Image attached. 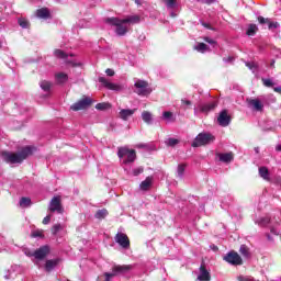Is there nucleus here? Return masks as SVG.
<instances>
[{"mask_svg":"<svg viewBox=\"0 0 281 281\" xmlns=\"http://www.w3.org/2000/svg\"><path fill=\"white\" fill-rule=\"evenodd\" d=\"M276 150H277L278 153H281V145H277V146H276Z\"/></svg>","mask_w":281,"mask_h":281,"instance_id":"bf43d9fd","label":"nucleus"},{"mask_svg":"<svg viewBox=\"0 0 281 281\" xmlns=\"http://www.w3.org/2000/svg\"><path fill=\"white\" fill-rule=\"evenodd\" d=\"M105 74H106V76L113 77V76H115V70H113V69H111V68H108V69L105 70Z\"/></svg>","mask_w":281,"mask_h":281,"instance_id":"49530a36","label":"nucleus"},{"mask_svg":"<svg viewBox=\"0 0 281 281\" xmlns=\"http://www.w3.org/2000/svg\"><path fill=\"white\" fill-rule=\"evenodd\" d=\"M49 212H58V214H63V203L60 202V196H54L49 203Z\"/></svg>","mask_w":281,"mask_h":281,"instance_id":"1a4fd4ad","label":"nucleus"},{"mask_svg":"<svg viewBox=\"0 0 281 281\" xmlns=\"http://www.w3.org/2000/svg\"><path fill=\"white\" fill-rule=\"evenodd\" d=\"M217 122L220 126L226 127L228 124H232V116L227 112V110H222L217 117Z\"/></svg>","mask_w":281,"mask_h":281,"instance_id":"9d476101","label":"nucleus"},{"mask_svg":"<svg viewBox=\"0 0 281 281\" xmlns=\"http://www.w3.org/2000/svg\"><path fill=\"white\" fill-rule=\"evenodd\" d=\"M55 80H56L57 85H65V82H67V80H69V76L65 72H57L55 75Z\"/></svg>","mask_w":281,"mask_h":281,"instance_id":"6ab92c4d","label":"nucleus"},{"mask_svg":"<svg viewBox=\"0 0 281 281\" xmlns=\"http://www.w3.org/2000/svg\"><path fill=\"white\" fill-rule=\"evenodd\" d=\"M265 87H273V81L271 79H261Z\"/></svg>","mask_w":281,"mask_h":281,"instance_id":"c03bdc74","label":"nucleus"},{"mask_svg":"<svg viewBox=\"0 0 281 281\" xmlns=\"http://www.w3.org/2000/svg\"><path fill=\"white\" fill-rule=\"evenodd\" d=\"M30 205H32V199L25 196L20 199V207H30Z\"/></svg>","mask_w":281,"mask_h":281,"instance_id":"2f4dec72","label":"nucleus"},{"mask_svg":"<svg viewBox=\"0 0 281 281\" xmlns=\"http://www.w3.org/2000/svg\"><path fill=\"white\" fill-rule=\"evenodd\" d=\"M203 27H206V30H212V25L209 23H202Z\"/></svg>","mask_w":281,"mask_h":281,"instance_id":"5fc2aeb1","label":"nucleus"},{"mask_svg":"<svg viewBox=\"0 0 281 281\" xmlns=\"http://www.w3.org/2000/svg\"><path fill=\"white\" fill-rule=\"evenodd\" d=\"M216 106H218V103H216V101H212L201 105L200 111H202V113H210V111H214Z\"/></svg>","mask_w":281,"mask_h":281,"instance_id":"a211bd4d","label":"nucleus"},{"mask_svg":"<svg viewBox=\"0 0 281 281\" xmlns=\"http://www.w3.org/2000/svg\"><path fill=\"white\" fill-rule=\"evenodd\" d=\"M18 23L20 27H23L24 30H27V27H30V21H27L25 18L19 19Z\"/></svg>","mask_w":281,"mask_h":281,"instance_id":"f704fd0d","label":"nucleus"},{"mask_svg":"<svg viewBox=\"0 0 281 281\" xmlns=\"http://www.w3.org/2000/svg\"><path fill=\"white\" fill-rule=\"evenodd\" d=\"M270 67H272L273 69H276V59H272V60H271Z\"/></svg>","mask_w":281,"mask_h":281,"instance_id":"13d9d810","label":"nucleus"},{"mask_svg":"<svg viewBox=\"0 0 281 281\" xmlns=\"http://www.w3.org/2000/svg\"><path fill=\"white\" fill-rule=\"evenodd\" d=\"M127 159L125 160V164H133L135 161L137 154L135 153V149H131L130 154H127Z\"/></svg>","mask_w":281,"mask_h":281,"instance_id":"7c9ffc66","label":"nucleus"},{"mask_svg":"<svg viewBox=\"0 0 281 281\" xmlns=\"http://www.w3.org/2000/svg\"><path fill=\"white\" fill-rule=\"evenodd\" d=\"M238 280H239V281H254V280L247 279V278H245V277H238Z\"/></svg>","mask_w":281,"mask_h":281,"instance_id":"6e6d98bb","label":"nucleus"},{"mask_svg":"<svg viewBox=\"0 0 281 281\" xmlns=\"http://www.w3.org/2000/svg\"><path fill=\"white\" fill-rule=\"evenodd\" d=\"M257 32H258V26L256 24H249L246 34L247 36H256Z\"/></svg>","mask_w":281,"mask_h":281,"instance_id":"c85d7f7f","label":"nucleus"},{"mask_svg":"<svg viewBox=\"0 0 281 281\" xmlns=\"http://www.w3.org/2000/svg\"><path fill=\"white\" fill-rule=\"evenodd\" d=\"M216 156L223 164H232V161H234V153L232 151L226 154H216Z\"/></svg>","mask_w":281,"mask_h":281,"instance_id":"dca6fc26","label":"nucleus"},{"mask_svg":"<svg viewBox=\"0 0 281 281\" xmlns=\"http://www.w3.org/2000/svg\"><path fill=\"white\" fill-rule=\"evenodd\" d=\"M31 237L32 238H43L44 237L43 231H34V232H32Z\"/></svg>","mask_w":281,"mask_h":281,"instance_id":"79ce46f5","label":"nucleus"},{"mask_svg":"<svg viewBox=\"0 0 281 281\" xmlns=\"http://www.w3.org/2000/svg\"><path fill=\"white\" fill-rule=\"evenodd\" d=\"M168 8H175L177 5V0H166Z\"/></svg>","mask_w":281,"mask_h":281,"instance_id":"a18cd8bd","label":"nucleus"},{"mask_svg":"<svg viewBox=\"0 0 281 281\" xmlns=\"http://www.w3.org/2000/svg\"><path fill=\"white\" fill-rule=\"evenodd\" d=\"M138 148H146V145L140 144V145H138Z\"/></svg>","mask_w":281,"mask_h":281,"instance_id":"e2e57ef3","label":"nucleus"},{"mask_svg":"<svg viewBox=\"0 0 281 281\" xmlns=\"http://www.w3.org/2000/svg\"><path fill=\"white\" fill-rule=\"evenodd\" d=\"M130 151H131V149H128L126 147H119L117 157H120V159L127 157Z\"/></svg>","mask_w":281,"mask_h":281,"instance_id":"cd10ccee","label":"nucleus"},{"mask_svg":"<svg viewBox=\"0 0 281 281\" xmlns=\"http://www.w3.org/2000/svg\"><path fill=\"white\" fill-rule=\"evenodd\" d=\"M213 250H214V251H218V247H217V246H214V247H213Z\"/></svg>","mask_w":281,"mask_h":281,"instance_id":"69168bd1","label":"nucleus"},{"mask_svg":"<svg viewBox=\"0 0 281 281\" xmlns=\"http://www.w3.org/2000/svg\"><path fill=\"white\" fill-rule=\"evenodd\" d=\"M142 120L145 122V124H153V113L148 111L142 112Z\"/></svg>","mask_w":281,"mask_h":281,"instance_id":"393cba45","label":"nucleus"},{"mask_svg":"<svg viewBox=\"0 0 281 281\" xmlns=\"http://www.w3.org/2000/svg\"><path fill=\"white\" fill-rule=\"evenodd\" d=\"M181 104H186V106H192V101L186 100V99H181Z\"/></svg>","mask_w":281,"mask_h":281,"instance_id":"09e8293b","label":"nucleus"},{"mask_svg":"<svg viewBox=\"0 0 281 281\" xmlns=\"http://www.w3.org/2000/svg\"><path fill=\"white\" fill-rule=\"evenodd\" d=\"M177 172L178 177H183V172H186V164L178 165Z\"/></svg>","mask_w":281,"mask_h":281,"instance_id":"4c0bfd02","label":"nucleus"},{"mask_svg":"<svg viewBox=\"0 0 281 281\" xmlns=\"http://www.w3.org/2000/svg\"><path fill=\"white\" fill-rule=\"evenodd\" d=\"M48 254H49V246H42L38 249H36L35 251H33L32 256L36 260H45V258H47Z\"/></svg>","mask_w":281,"mask_h":281,"instance_id":"f8f14e48","label":"nucleus"},{"mask_svg":"<svg viewBox=\"0 0 281 281\" xmlns=\"http://www.w3.org/2000/svg\"><path fill=\"white\" fill-rule=\"evenodd\" d=\"M99 82H101V85H103V87L105 89H109V91H122V89H123L122 86H120L117 83L110 82L104 77H99Z\"/></svg>","mask_w":281,"mask_h":281,"instance_id":"9b49d317","label":"nucleus"},{"mask_svg":"<svg viewBox=\"0 0 281 281\" xmlns=\"http://www.w3.org/2000/svg\"><path fill=\"white\" fill-rule=\"evenodd\" d=\"M105 23L113 25L115 29L116 36H126L128 34V26L123 19L120 18H106Z\"/></svg>","mask_w":281,"mask_h":281,"instance_id":"f03ea898","label":"nucleus"},{"mask_svg":"<svg viewBox=\"0 0 281 281\" xmlns=\"http://www.w3.org/2000/svg\"><path fill=\"white\" fill-rule=\"evenodd\" d=\"M123 23L128 25H137L142 21L139 15H127L125 19H122Z\"/></svg>","mask_w":281,"mask_h":281,"instance_id":"f3484780","label":"nucleus"},{"mask_svg":"<svg viewBox=\"0 0 281 281\" xmlns=\"http://www.w3.org/2000/svg\"><path fill=\"white\" fill-rule=\"evenodd\" d=\"M108 215H109V211H106V209H102L97 211V213L94 214V218L102 220V218H106Z\"/></svg>","mask_w":281,"mask_h":281,"instance_id":"c756f323","label":"nucleus"},{"mask_svg":"<svg viewBox=\"0 0 281 281\" xmlns=\"http://www.w3.org/2000/svg\"><path fill=\"white\" fill-rule=\"evenodd\" d=\"M216 137L210 133H200L191 144L192 148H199L201 146H207V144H212Z\"/></svg>","mask_w":281,"mask_h":281,"instance_id":"7ed1b4c3","label":"nucleus"},{"mask_svg":"<svg viewBox=\"0 0 281 281\" xmlns=\"http://www.w3.org/2000/svg\"><path fill=\"white\" fill-rule=\"evenodd\" d=\"M248 104H250V106H254L255 111H262L263 106L262 102H260V100L258 99H248L247 100Z\"/></svg>","mask_w":281,"mask_h":281,"instance_id":"aec40b11","label":"nucleus"},{"mask_svg":"<svg viewBox=\"0 0 281 281\" xmlns=\"http://www.w3.org/2000/svg\"><path fill=\"white\" fill-rule=\"evenodd\" d=\"M93 104V99L90 97H83L79 101L75 102L72 105H70L71 111H86V109H89Z\"/></svg>","mask_w":281,"mask_h":281,"instance_id":"20e7f679","label":"nucleus"},{"mask_svg":"<svg viewBox=\"0 0 281 281\" xmlns=\"http://www.w3.org/2000/svg\"><path fill=\"white\" fill-rule=\"evenodd\" d=\"M153 188V176H148L144 181L140 182L139 189L142 192H148Z\"/></svg>","mask_w":281,"mask_h":281,"instance_id":"2eb2a0df","label":"nucleus"},{"mask_svg":"<svg viewBox=\"0 0 281 281\" xmlns=\"http://www.w3.org/2000/svg\"><path fill=\"white\" fill-rule=\"evenodd\" d=\"M199 281H211L212 276L210 274V271H207V268H205V263H201L200 266V274L198 276Z\"/></svg>","mask_w":281,"mask_h":281,"instance_id":"ddd939ff","label":"nucleus"},{"mask_svg":"<svg viewBox=\"0 0 281 281\" xmlns=\"http://www.w3.org/2000/svg\"><path fill=\"white\" fill-rule=\"evenodd\" d=\"M49 221H52V215H47L43 218V225H48Z\"/></svg>","mask_w":281,"mask_h":281,"instance_id":"8fccbe9b","label":"nucleus"},{"mask_svg":"<svg viewBox=\"0 0 281 281\" xmlns=\"http://www.w3.org/2000/svg\"><path fill=\"white\" fill-rule=\"evenodd\" d=\"M36 153V147L25 146L16 153L3 150L0 156L5 164H23L27 157H32Z\"/></svg>","mask_w":281,"mask_h":281,"instance_id":"f257e3e1","label":"nucleus"},{"mask_svg":"<svg viewBox=\"0 0 281 281\" xmlns=\"http://www.w3.org/2000/svg\"><path fill=\"white\" fill-rule=\"evenodd\" d=\"M34 252H26V256L32 257Z\"/></svg>","mask_w":281,"mask_h":281,"instance_id":"0e129e2a","label":"nucleus"},{"mask_svg":"<svg viewBox=\"0 0 281 281\" xmlns=\"http://www.w3.org/2000/svg\"><path fill=\"white\" fill-rule=\"evenodd\" d=\"M164 120H168L169 122H175V119H172V112L166 111L162 113Z\"/></svg>","mask_w":281,"mask_h":281,"instance_id":"e433bc0d","label":"nucleus"},{"mask_svg":"<svg viewBox=\"0 0 281 281\" xmlns=\"http://www.w3.org/2000/svg\"><path fill=\"white\" fill-rule=\"evenodd\" d=\"M193 49H195V52H200V54H205V52H207L210 47L205 43H199L196 46L193 47Z\"/></svg>","mask_w":281,"mask_h":281,"instance_id":"a878e982","label":"nucleus"},{"mask_svg":"<svg viewBox=\"0 0 281 281\" xmlns=\"http://www.w3.org/2000/svg\"><path fill=\"white\" fill-rule=\"evenodd\" d=\"M142 172H144V168L139 167L133 170V175L134 177H139V175H142Z\"/></svg>","mask_w":281,"mask_h":281,"instance_id":"37998d69","label":"nucleus"},{"mask_svg":"<svg viewBox=\"0 0 281 281\" xmlns=\"http://www.w3.org/2000/svg\"><path fill=\"white\" fill-rule=\"evenodd\" d=\"M56 58H61L63 60L67 59L69 55H67V53H65V50L61 49H55L54 52Z\"/></svg>","mask_w":281,"mask_h":281,"instance_id":"72a5a7b5","label":"nucleus"},{"mask_svg":"<svg viewBox=\"0 0 281 281\" xmlns=\"http://www.w3.org/2000/svg\"><path fill=\"white\" fill-rule=\"evenodd\" d=\"M60 231H63V225H60V224H55V225L52 227V229H50V232H52V234H53L54 236H56V234H58V232H60Z\"/></svg>","mask_w":281,"mask_h":281,"instance_id":"c9c22d12","label":"nucleus"},{"mask_svg":"<svg viewBox=\"0 0 281 281\" xmlns=\"http://www.w3.org/2000/svg\"><path fill=\"white\" fill-rule=\"evenodd\" d=\"M217 0H202V3L205 5H212L213 3H216Z\"/></svg>","mask_w":281,"mask_h":281,"instance_id":"de8ad7c7","label":"nucleus"},{"mask_svg":"<svg viewBox=\"0 0 281 281\" xmlns=\"http://www.w3.org/2000/svg\"><path fill=\"white\" fill-rule=\"evenodd\" d=\"M111 108H112V105L109 102H102V103H98L95 105L97 111H109V109H111Z\"/></svg>","mask_w":281,"mask_h":281,"instance_id":"bb28decb","label":"nucleus"},{"mask_svg":"<svg viewBox=\"0 0 281 281\" xmlns=\"http://www.w3.org/2000/svg\"><path fill=\"white\" fill-rule=\"evenodd\" d=\"M246 67H248L249 69H254L256 67V64L246 63Z\"/></svg>","mask_w":281,"mask_h":281,"instance_id":"864d4df0","label":"nucleus"},{"mask_svg":"<svg viewBox=\"0 0 281 281\" xmlns=\"http://www.w3.org/2000/svg\"><path fill=\"white\" fill-rule=\"evenodd\" d=\"M266 223H270V220H269V218H267V220H266Z\"/></svg>","mask_w":281,"mask_h":281,"instance_id":"338daca9","label":"nucleus"},{"mask_svg":"<svg viewBox=\"0 0 281 281\" xmlns=\"http://www.w3.org/2000/svg\"><path fill=\"white\" fill-rule=\"evenodd\" d=\"M257 21L260 23V25H265V23L269 24L270 19L269 18H265L262 15H259L257 18Z\"/></svg>","mask_w":281,"mask_h":281,"instance_id":"ea45409f","label":"nucleus"},{"mask_svg":"<svg viewBox=\"0 0 281 281\" xmlns=\"http://www.w3.org/2000/svg\"><path fill=\"white\" fill-rule=\"evenodd\" d=\"M135 111H137V109H122L119 112V117L121 120H123L124 122L128 121V117H133V115H135Z\"/></svg>","mask_w":281,"mask_h":281,"instance_id":"4468645a","label":"nucleus"},{"mask_svg":"<svg viewBox=\"0 0 281 281\" xmlns=\"http://www.w3.org/2000/svg\"><path fill=\"white\" fill-rule=\"evenodd\" d=\"M224 260L228 262L229 265H243V258H240V255L236 251H231L228 252L225 257Z\"/></svg>","mask_w":281,"mask_h":281,"instance_id":"0eeeda50","label":"nucleus"},{"mask_svg":"<svg viewBox=\"0 0 281 281\" xmlns=\"http://www.w3.org/2000/svg\"><path fill=\"white\" fill-rule=\"evenodd\" d=\"M67 63V65H71V67H80L82 64H80V63H76V61H66Z\"/></svg>","mask_w":281,"mask_h":281,"instance_id":"3c124183","label":"nucleus"},{"mask_svg":"<svg viewBox=\"0 0 281 281\" xmlns=\"http://www.w3.org/2000/svg\"><path fill=\"white\" fill-rule=\"evenodd\" d=\"M179 144V139L177 138H168L167 140V146H170L171 148H175Z\"/></svg>","mask_w":281,"mask_h":281,"instance_id":"58836bf2","label":"nucleus"},{"mask_svg":"<svg viewBox=\"0 0 281 281\" xmlns=\"http://www.w3.org/2000/svg\"><path fill=\"white\" fill-rule=\"evenodd\" d=\"M205 43H209L210 45H214V43H216L214 40L210 38V37H204Z\"/></svg>","mask_w":281,"mask_h":281,"instance_id":"603ef678","label":"nucleus"},{"mask_svg":"<svg viewBox=\"0 0 281 281\" xmlns=\"http://www.w3.org/2000/svg\"><path fill=\"white\" fill-rule=\"evenodd\" d=\"M115 243L123 247V249L131 247V239H128V235L124 233H117L115 235Z\"/></svg>","mask_w":281,"mask_h":281,"instance_id":"6e6552de","label":"nucleus"},{"mask_svg":"<svg viewBox=\"0 0 281 281\" xmlns=\"http://www.w3.org/2000/svg\"><path fill=\"white\" fill-rule=\"evenodd\" d=\"M40 87H41L42 91L49 93V91H52V87H54V83H52V81L42 80V81H40Z\"/></svg>","mask_w":281,"mask_h":281,"instance_id":"5701e85b","label":"nucleus"},{"mask_svg":"<svg viewBox=\"0 0 281 281\" xmlns=\"http://www.w3.org/2000/svg\"><path fill=\"white\" fill-rule=\"evenodd\" d=\"M278 27H280V24L278 22H271V20H269L268 22L269 30H278Z\"/></svg>","mask_w":281,"mask_h":281,"instance_id":"a19ab883","label":"nucleus"},{"mask_svg":"<svg viewBox=\"0 0 281 281\" xmlns=\"http://www.w3.org/2000/svg\"><path fill=\"white\" fill-rule=\"evenodd\" d=\"M132 267L131 266H114L112 268V273L105 272V281H111V278H115V276H117V273H126V271H131Z\"/></svg>","mask_w":281,"mask_h":281,"instance_id":"39448f33","label":"nucleus"},{"mask_svg":"<svg viewBox=\"0 0 281 281\" xmlns=\"http://www.w3.org/2000/svg\"><path fill=\"white\" fill-rule=\"evenodd\" d=\"M239 254L244 256V258H249L250 256L249 247H247L246 245H241L239 248Z\"/></svg>","mask_w":281,"mask_h":281,"instance_id":"473e14b6","label":"nucleus"},{"mask_svg":"<svg viewBox=\"0 0 281 281\" xmlns=\"http://www.w3.org/2000/svg\"><path fill=\"white\" fill-rule=\"evenodd\" d=\"M58 262H60V259L46 260L45 270L48 272L53 271V269L58 266Z\"/></svg>","mask_w":281,"mask_h":281,"instance_id":"4be33fe9","label":"nucleus"},{"mask_svg":"<svg viewBox=\"0 0 281 281\" xmlns=\"http://www.w3.org/2000/svg\"><path fill=\"white\" fill-rule=\"evenodd\" d=\"M49 16H50V13H49V9L47 8H42L36 11L37 19H49Z\"/></svg>","mask_w":281,"mask_h":281,"instance_id":"412c9836","label":"nucleus"},{"mask_svg":"<svg viewBox=\"0 0 281 281\" xmlns=\"http://www.w3.org/2000/svg\"><path fill=\"white\" fill-rule=\"evenodd\" d=\"M273 91H276V93H280L281 94V87L273 88Z\"/></svg>","mask_w":281,"mask_h":281,"instance_id":"4d7b16f0","label":"nucleus"},{"mask_svg":"<svg viewBox=\"0 0 281 281\" xmlns=\"http://www.w3.org/2000/svg\"><path fill=\"white\" fill-rule=\"evenodd\" d=\"M259 176L261 179H265V181H271V178L269 177V168L267 167H259Z\"/></svg>","mask_w":281,"mask_h":281,"instance_id":"b1692460","label":"nucleus"},{"mask_svg":"<svg viewBox=\"0 0 281 281\" xmlns=\"http://www.w3.org/2000/svg\"><path fill=\"white\" fill-rule=\"evenodd\" d=\"M255 153L258 155L260 153V148L259 147H255Z\"/></svg>","mask_w":281,"mask_h":281,"instance_id":"052dcab7","label":"nucleus"},{"mask_svg":"<svg viewBox=\"0 0 281 281\" xmlns=\"http://www.w3.org/2000/svg\"><path fill=\"white\" fill-rule=\"evenodd\" d=\"M134 87H136V89H139L137 91L139 95H150V93H153V89L148 88V81L137 80L134 83Z\"/></svg>","mask_w":281,"mask_h":281,"instance_id":"423d86ee","label":"nucleus"},{"mask_svg":"<svg viewBox=\"0 0 281 281\" xmlns=\"http://www.w3.org/2000/svg\"><path fill=\"white\" fill-rule=\"evenodd\" d=\"M136 5H142V2L139 0H135Z\"/></svg>","mask_w":281,"mask_h":281,"instance_id":"680f3d73","label":"nucleus"}]
</instances>
